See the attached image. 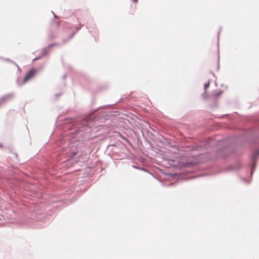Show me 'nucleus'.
<instances>
[{
    "label": "nucleus",
    "instance_id": "nucleus-1",
    "mask_svg": "<svg viewBox=\"0 0 259 259\" xmlns=\"http://www.w3.org/2000/svg\"><path fill=\"white\" fill-rule=\"evenodd\" d=\"M36 73V70L34 69H31L29 70L25 77L24 82H26L28 80L31 79L35 74Z\"/></svg>",
    "mask_w": 259,
    "mask_h": 259
},
{
    "label": "nucleus",
    "instance_id": "nucleus-2",
    "mask_svg": "<svg viewBox=\"0 0 259 259\" xmlns=\"http://www.w3.org/2000/svg\"><path fill=\"white\" fill-rule=\"evenodd\" d=\"M209 85V82L204 84V88L206 90Z\"/></svg>",
    "mask_w": 259,
    "mask_h": 259
},
{
    "label": "nucleus",
    "instance_id": "nucleus-3",
    "mask_svg": "<svg viewBox=\"0 0 259 259\" xmlns=\"http://www.w3.org/2000/svg\"><path fill=\"white\" fill-rule=\"evenodd\" d=\"M134 2H137V1H138V0H134Z\"/></svg>",
    "mask_w": 259,
    "mask_h": 259
}]
</instances>
